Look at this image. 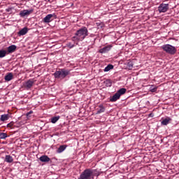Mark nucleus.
I'll return each mask as SVG.
<instances>
[{
  "mask_svg": "<svg viewBox=\"0 0 179 179\" xmlns=\"http://www.w3.org/2000/svg\"><path fill=\"white\" fill-rule=\"evenodd\" d=\"M104 85L106 86V87H111L113 85V82L110 79H107L104 81Z\"/></svg>",
  "mask_w": 179,
  "mask_h": 179,
  "instance_id": "21",
  "label": "nucleus"
},
{
  "mask_svg": "<svg viewBox=\"0 0 179 179\" xmlns=\"http://www.w3.org/2000/svg\"><path fill=\"white\" fill-rule=\"evenodd\" d=\"M67 47L69 48H73V47H75V45H73V44H72V43H67Z\"/></svg>",
  "mask_w": 179,
  "mask_h": 179,
  "instance_id": "29",
  "label": "nucleus"
},
{
  "mask_svg": "<svg viewBox=\"0 0 179 179\" xmlns=\"http://www.w3.org/2000/svg\"><path fill=\"white\" fill-rule=\"evenodd\" d=\"M111 69H114V66L113 64H108L105 69L104 72H108V71H111Z\"/></svg>",
  "mask_w": 179,
  "mask_h": 179,
  "instance_id": "22",
  "label": "nucleus"
},
{
  "mask_svg": "<svg viewBox=\"0 0 179 179\" xmlns=\"http://www.w3.org/2000/svg\"><path fill=\"white\" fill-rule=\"evenodd\" d=\"M4 162H6V163H13V158L10 155H6Z\"/></svg>",
  "mask_w": 179,
  "mask_h": 179,
  "instance_id": "17",
  "label": "nucleus"
},
{
  "mask_svg": "<svg viewBox=\"0 0 179 179\" xmlns=\"http://www.w3.org/2000/svg\"><path fill=\"white\" fill-rule=\"evenodd\" d=\"M16 48L17 47L15 45H11L8 46L7 48L8 52H9V54H12V52H15L16 51Z\"/></svg>",
  "mask_w": 179,
  "mask_h": 179,
  "instance_id": "12",
  "label": "nucleus"
},
{
  "mask_svg": "<svg viewBox=\"0 0 179 179\" xmlns=\"http://www.w3.org/2000/svg\"><path fill=\"white\" fill-rule=\"evenodd\" d=\"M127 66L129 69H132L134 68V63H132V62H129L127 63Z\"/></svg>",
  "mask_w": 179,
  "mask_h": 179,
  "instance_id": "27",
  "label": "nucleus"
},
{
  "mask_svg": "<svg viewBox=\"0 0 179 179\" xmlns=\"http://www.w3.org/2000/svg\"><path fill=\"white\" fill-rule=\"evenodd\" d=\"M69 73V70H66L65 69H59V71H56L53 73V76L55 78V79H65V77L68 76Z\"/></svg>",
  "mask_w": 179,
  "mask_h": 179,
  "instance_id": "2",
  "label": "nucleus"
},
{
  "mask_svg": "<svg viewBox=\"0 0 179 179\" xmlns=\"http://www.w3.org/2000/svg\"><path fill=\"white\" fill-rule=\"evenodd\" d=\"M15 123L13 122H10V123H8V124H7V128H12V127H13V124H14Z\"/></svg>",
  "mask_w": 179,
  "mask_h": 179,
  "instance_id": "28",
  "label": "nucleus"
},
{
  "mask_svg": "<svg viewBox=\"0 0 179 179\" xmlns=\"http://www.w3.org/2000/svg\"><path fill=\"white\" fill-rule=\"evenodd\" d=\"M8 138V134L6 133L0 132V139H5Z\"/></svg>",
  "mask_w": 179,
  "mask_h": 179,
  "instance_id": "26",
  "label": "nucleus"
},
{
  "mask_svg": "<svg viewBox=\"0 0 179 179\" xmlns=\"http://www.w3.org/2000/svg\"><path fill=\"white\" fill-rule=\"evenodd\" d=\"M31 13H33V9L23 10L20 12V16L21 17H24V16H29Z\"/></svg>",
  "mask_w": 179,
  "mask_h": 179,
  "instance_id": "7",
  "label": "nucleus"
},
{
  "mask_svg": "<svg viewBox=\"0 0 179 179\" xmlns=\"http://www.w3.org/2000/svg\"><path fill=\"white\" fill-rule=\"evenodd\" d=\"M66 148H68V145H60L57 150V153H62V152H64Z\"/></svg>",
  "mask_w": 179,
  "mask_h": 179,
  "instance_id": "16",
  "label": "nucleus"
},
{
  "mask_svg": "<svg viewBox=\"0 0 179 179\" xmlns=\"http://www.w3.org/2000/svg\"><path fill=\"white\" fill-rule=\"evenodd\" d=\"M6 57V50H0V58H3Z\"/></svg>",
  "mask_w": 179,
  "mask_h": 179,
  "instance_id": "24",
  "label": "nucleus"
},
{
  "mask_svg": "<svg viewBox=\"0 0 179 179\" xmlns=\"http://www.w3.org/2000/svg\"><path fill=\"white\" fill-rule=\"evenodd\" d=\"M158 10L159 13H164L169 10V4L161 3L158 7Z\"/></svg>",
  "mask_w": 179,
  "mask_h": 179,
  "instance_id": "5",
  "label": "nucleus"
},
{
  "mask_svg": "<svg viewBox=\"0 0 179 179\" xmlns=\"http://www.w3.org/2000/svg\"><path fill=\"white\" fill-rule=\"evenodd\" d=\"M33 85H34V81H33L32 80H29L24 83V87H25V89L29 90L31 89Z\"/></svg>",
  "mask_w": 179,
  "mask_h": 179,
  "instance_id": "9",
  "label": "nucleus"
},
{
  "mask_svg": "<svg viewBox=\"0 0 179 179\" xmlns=\"http://www.w3.org/2000/svg\"><path fill=\"white\" fill-rule=\"evenodd\" d=\"M6 12H12V8H8L6 9Z\"/></svg>",
  "mask_w": 179,
  "mask_h": 179,
  "instance_id": "30",
  "label": "nucleus"
},
{
  "mask_svg": "<svg viewBox=\"0 0 179 179\" xmlns=\"http://www.w3.org/2000/svg\"><path fill=\"white\" fill-rule=\"evenodd\" d=\"M150 92H151V93H156V92H157V87H155V85H151L150 87Z\"/></svg>",
  "mask_w": 179,
  "mask_h": 179,
  "instance_id": "23",
  "label": "nucleus"
},
{
  "mask_svg": "<svg viewBox=\"0 0 179 179\" xmlns=\"http://www.w3.org/2000/svg\"><path fill=\"white\" fill-rule=\"evenodd\" d=\"M39 160L41 162H42L43 163H48V162H50V160H51V159H50V157H48V156H47V155H43L39 158Z\"/></svg>",
  "mask_w": 179,
  "mask_h": 179,
  "instance_id": "11",
  "label": "nucleus"
},
{
  "mask_svg": "<svg viewBox=\"0 0 179 179\" xmlns=\"http://www.w3.org/2000/svg\"><path fill=\"white\" fill-rule=\"evenodd\" d=\"M30 114H33L32 110H31V111H29V112H28V113H27V117H29V115H30Z\"/></svg>",
  "mask_w": 179,
  "mask_h": 179,
  "instance_id": "31",
  "label": "nucleus"
},
{
  "mask_svg": "<svg viewBox=\"0 0 179 179\" xmlns=\"http://www.w3.org/2000/svg\"><path fill=\"white\" fill-rule=\"evenodd\" d=\"M99 107L100 109L96 111V114H101L106 111V108L102 104L99 105Z\"/></svg>",
  "mask_w": 179,
  "mask_h": 179,
  "instance_id": "19",
  "label": "nucleus"
},
{
  "mask_svg": "<svg viewBox=\"0 0 179 179\" xmlns=\"http://www.w3.org/2000/svg\"><path fill=\"white\" fill-rule=\"evenodd\" d=\"M6 82H10L13 79V74L12 73H8L4 78Z\"/></svg>",
  "mask_w": 179,
  "mask_h": 179,
  "instance_id": "15",
  "label": "nucleus"
},
{
  "mask_svg": "<svg viewBox=\"0 0 179 179\" xmlns=\"http://www.w3.org/2000/svg\"><path fill=\"white\" fill-rule=\"evenodd\" d=\"M116 93L118 94L119 96L121 97V96H122V94H125V93H127V89L121 88L119 90H117V92Z\"/></svg>",
  "mask_w": 179,
  "mask_h": 179,
  "instance_id": "18",
  "label": "nucleus"
},
{
  "mask_svg": "<svg viewBox=\"0 0 179 179\" xmlns=\"http://www.w3.org/2000/svg\"><path fill=\"white\" fill-rule=\"evenodd\" d=\"M10 117V116L9 115V114L1 115L0 117V121H2L3 122L5 121H8V120H9Z\"/></svg>",
  "mask_w": 179,
  "mask_h": 179,
  "instance_id": "14",
  "label": "nucleus"
},
{
  "mask_svg": "<svg viewBox=\"0 0 179 179\" xmlns=\"http://www.w3.org/2000/svg\"><path fill=\"white\" fill-rule=\"evenodd\" d=\"M94 174H93V170L90 169H87L84 170L80 175V177L78 178V179H94Z\"/></svg>",
  "mask_w": 179,
  "mask_h": 179,
  "instance_id": "3",
  "label": "nucleus"
},
{
  "mask_svg": "<svg viewBox=\"0 0 179 179\" xmlns=\"http://www.w3.org/2000/svg\"><path fill=\"white\" fill-rule=\"evenodd\" d=\"M27 31H29V29L27 27H24L18 32V36H24V34H27Z\"/></svg>",
  "mask_w": 179,
  "mask_h": 179,
  "instance_id": "13",
  "label": "nucleus"
},
{
  "mask_svg": "<svg viewBox=\"0 0 179 179\" xmlns=\"http://www.w3.org/2000/svg\"><path fill=\"white\" fill-rule=\"evenodd\" d=\"M58 120H59V116H56V117H52V119H51L52 124H55V122H57V121H58Z\"/></svg>",
  "mask_w": 179,
  "mask_h": 179,
  "instance_id": "25",
  "label": "nucleus"
},
{
  "mask_svg": "<svg viewBox=\"0 0 179 179\" xmlns=\"http://www.w3.org/2000/svg\"><path fill=\"white\" fill-rule=\"evenodd\" d=\"M170 121H171V119L168 117L164 119L162 121L161 124H162V125H168V124H169V122H170Z\"/></svg>",
  "mask_w": 179,
  "mask_h": 179,
  "instance_id": "20",
  "label": "nucleus"
},
{
  "mask_svg": "<svg viewBox=\"0 0 179 179\" xmlns=\"http://www.w3.org/2000/svg\"><path fill=\"white\" fill-rule=\"evenodd\" d=\"M120 97H121L120 96V94H118L117 92L110 99V101H111L112 103H114L115 101H117V100H120Z\"/></svg>",
  "mask_w": 179,
  "mask_h": 179,
  "instance_id": "10",
  "label": "nucleus"
},
{
  "mask_svg": "<svg viewBox=\"0 0 179 179\" xmlns=\"http://www.w3.org/2000/svg\"><path fill=\"white\" fill-rule=\"evenodd\" d=\"M54 16H55V14L47 15L43 20V23H50V22H52V20H54Z\"/></svg>",
  "mask_w": 179,
  "mask_h": 179,
  "instance_id": "6",
  "label": "nucleus"
},
{
  "mask_svg": "<svg viewBox=\"0 0 179 179\" xmlns=\"http://www.w3.org/2000/svg\"><path fill=\"white\" fill-rule=\"evenodd\" d=\"M111 48H113V45H108L105 46L104 48L100 49L99 52H100V54H106V52H108V51H110V50H111Z\"/></svg>",
  "mask_w": 179,
  "mask_h": 179,
  "instance_id": "8",
  "label": "nucleus"
},
{
  "mask_svg": "<svg viewBox=\"0 0 179 179\" xmlns=\"http://www.w3.org/2000/svg\"><path fill=\"white\" fill-rule=\"evenodd\" d=\"M161 48L166 52V54H169L170 55H174L176 52H177V48L170 44L163 45Z\"/></svg>",
  "mask_w": 179,
  "mask_h": 179,
  "instance_id": "4",
  "label": "nucleus"
},
{
  "mask_svg": "<svg viewBox=\"0 0 179 179\" xmlns=\"http://www.w3.org/2000/svg\"><path fill=\"white\" fill-rule=\"evenodd\" d=\"M87 36H89V30H87L86 27H83L76 31L75 36L71 38V40L78 44L79 41H83Z\"/></svg>",
  "mask_w": 179,
  "mask_h": 179,
  "instance_id": "1",
  "label": "nucleus"
}]
</instances>
